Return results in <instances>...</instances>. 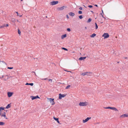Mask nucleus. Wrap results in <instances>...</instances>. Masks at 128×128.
<instances>
[{
    "instance_id": "f257e3e1",
    "label": "nucleus",
    "mask_w": 128,
    "mask_h": 128,
    "mask_svg": "<svg viewBox=\"0 0 128 128\" xmlns=\"http://www.w3.org/2000/svg\"><path fill=\"white\" fill-rule=\"evenodd\" d=\"M88 104V103L86 102H80L79 104V105L81 106H86Z\"/></svg>"
},
{
    "instance_id": "f03ea898",
    "label": "nucleus",
    "mask_w": 128,
    "mask_h": 128,
    "mask_svg": "<svg viewBox=\"0 0 128 128\" xmlns=\"http://www.w3.org/2000/svg\"><path fill=\"white\" fill-rule=\"evenodd\" d=\"M48 100L50 102V103L52 105L54 104L55 103L54 102V98H48Z\"/></svg>"
},
{
    "instance_id": "7ed1b4c3",
    "label": "nucleus",
    "mask_w": 128,
    "mask_h": 128,
    "mask_svg": "<svg viewBox=\"0 0 128 128\" xmlns=\"http://www.w3.org/2000/svg\"><path fill=\"white\" fill-rule=\"evenodd\" d=\"M102 37H104V38H106L109 37V35L108 33H104L102 35Z\"/></svg>"
},
{
    "instance_id": "20e7f679",
    "label": "nucleus",
    "mask_w": 128,
    "mask_h": 128,
    "mask_svg": "<svg viewBox=\"0 0 128 128\" xmlns=\"http://www.w3.org/2000/svg\"><path fill=\"white\" fill-rule=\"evenodd\" d=\"M66 6H63L60 7L58 8L57 10H63L65 8H66Z\"/></svg>"
},
{
    "instance_id": "39448f33",
    "label": "nucleus",
    "mask_w": 128,
    "mask_h": 128,
    "mask_svg": "<svg viewBox=\"0 0 128 128\" xmlns=\"http://www.w3.org/2000/svg\"><path fill=\"white\" fill-rule=\"evenodd\" d=\"M92 74L91 72H84L83 73L81 74V75L83 76H84L86 75H89V74Z\"/></svg>"
},
{
    "instance_id": "423d86ee",
    "label": "nucleus",
    "mask_w": 128,
    "mask_h": 128,
    "mask_svg": "<svg viewBox=\"0 0 128 128\" xmlns=\"http://www.w3.org/2000/svg\"><path fill=\"white\" fill-rule=\"evenodd\" d=\"M58 2V1H53L50 2V4L51 5H54L57 4Z\"/></svg>"
},
{
    "instance_id": "0eeeda50",
    "label": "nucleus",
    "mask_w": 128,
    "mask_h": 128,
    "mask_svg": "<svg viewBox=\"0 0 128 128\" xmlns=\"http://www.w3.org/2000/svg\"><path fill=\"white\" fill-rule=\"evenodd\" d=\"M58 98L60 99H61L62 98H64L66 96V95L64 94H59Z\"/></svg>"
},
{
    "instance_id": "6e6552de",
    "label": "nucleus",
    "mask_w": 128,
    "mask_h": 128,
    "mask_svg": "<svg viewBox=\"0 0 128 128\" xmlns=\"http://www.w3.org/2000/svg\"><path fill=\"white\" fill-rule=\"evenodd\" d=\"M30 98H32V100H33L34 99H36L37 98H40L38 96H31Z\"/></svg>"
},
{
    "instance_id": "1a4fd4ad",
    "label": "nucleus",
    "mask_w": 128,
    "mask_h": 128,
    "mask_svg": "<svg viewBox=\"0 0 128 128\" xmlns=\"http://www.w3.org/2000/svg\"><path fill=\"white\" fill-rule=\"evenodd\" d=\"M91 118L88 117L85 120H82L83 122L84 123H85V122H87L90 119H91Z\"/></svg>"
},
{
    "instance_id": "9d476101",
    "label": "nucleus",
    "mask_w": 128,
    "mask_h": 128,
    "mask_svg": "<svg viewBox=\"0 0 128 128\" xmlns=\"http://www.w3.org/2000/svg\"><path fill=\"white\" fill-rule=\"evenodd\" d=\"M8 96V97H10L12 96L13 94V93L11 92H8L7 93Z\"/></svg>"
},
{
    "instance_id": "9b49d317",
    "label": "nucleus",
    "mask_w": 128,
    "mask_h": 128,
    "mask_svg": "<svg viewBox=\"0 0 128 128\" xmlns=\"http://www.w3.org/2000/svg\"><path fill=\"white\" fill-rule=\"evenodd\" d=\"M0 115H1V116L2 117V116H4V117H5V118L6 119H7V118H6V113L5 112H4V114H0Z\"/></svg>"
},
{
    "instance_id": "f8f14e48",
    "label": "nucleus",
    "mask_w": 128,
    "mask_h": 128,
    "mask_svg": "<svg viewBox=\"0 0 128 128\" xmlns=\"http://www.w3.org/2000/svg\"><path fill=\"white\" fill-rule=\"evenodd\" d=\"M86 57H80L79 58V60H84L86 58Z\"/></svg>"
},
{
    "instance_id": "ddd939ff",
    "label": "nucleus",
    "mask_w": 128,
    "mask_h": 128,
    "mask_svg": "<svg viewBox=\"0 0 128 128\" xmlns=\"http://www.w3.org/2000/svg\"><path fill=\"white\" fill-rule=\"evenodd\" d=\"M69 14L70 16H74L75 15L74 14V13L72 12H70L69 13Z\"/></svg>"
},
{
    "instance_id": "4468645a",
    "label": "nucleus",
    "mask_w": 128,
    "mask_h": 128,
    "mask_svg": "<svg viewBox=\"0 0 128 128\" xmlns=\"http://www.w3.org/2000/svg\"><path fill=\"white\" fill-rule=\"evenodd\" d=\"M67 35L66 34L62 35L61 36V38L62 39H63L64 38L66 37Z\"/></svg>"
},
{
    "instance_id": "2eb2a0df",
    "label": "nucleus",
    "mask_w": 128,
    "mask_h": 128,
    "mask_svg": "<svg viewBox=\"0 0 128 128\" xmlns=\"http://www.w3.org/2000/svg\"><path fill=\"white\" fill-rule=\"evenodd\" d=\"M4 77L5 78L4 79V80H7L9 78L8 77L7 75L5 76Z\"/></svg>"
},
{
    "instance_id": "dca6fc26",
    "label": "nucleus",
    "mask_w": 128,
    "mask_h": 128,
    "mask_svg": "<svg viewBox=\"0 0 128 128\" xmlns=\"http://www.w3.org/2000/svg\"><path fill=\"white\" fill-rule=\"evenodd\" d=\"M26 85H30L31 86H33L34 85V84L33 83H27L26 84Z\"/></svg>"
},
{
    "instance_id": "f3484780",
    "label": "nucleus",
    "mask_w": 128,
    "mask_h": 128,
    "mask_svg": "<svg viewBox=\"0 0 128 128\" xmlns=\"http://www.w3.org/2000/svg\"><path fill=\"white\" fill-rule=\"evenodd\" d=\"M16 19H15L14 18H12L11 19V20L13 22H16Z\"/></svg>"
},
{
    "instance_id": "a211bd4d",
    "label": "nucleus",
    "mask_w": 128,
    "mask_h": 128,
    "mask_svg": "<svg viewBox=\"0 0 128 128\" xmlns=\"http://www.w3.org/2000/svg\"><path fill=\"white\" fill-rule=\"evenodd\" d=\"M96 34H92L90 36L91 38H92L94 37L95 36H96Z\"/></svg>"
},
{
    "instance_id": "6ab92c4d",
    "label": "nucleus",
    "mask_w": 128,
    "mask_h": 128,
    "mask_svg": "<svg viewBox=\"0 0 128 128\" xmlns=\"http://www.w3.org/2000/svg\"><path fill=\"white\" fill-rule=\"evenodd\" d=\"M112 110H114L116 111L117 112H118V110L115 107H113L112 109Z\"/></svg>"
},
{
    "instance_id": "aec40b11",
    "label": "nucleus",
    "mask_w": 128,
    "mask_h": 128,
    "mask_svg": "<svg viewBox=\"0 0 128 128\" xmlns=\"http://www.w3.org/2000/svg\"><path fill=\"white\" fill-rule=\"evenodd\" d=\"M125 117V114H124L120 116V118H124Z\"/></svg>"
},
{
    "instance_id": "412c9836",
    "label": "nucleus",
    "mask_w": 128,
    "mask_h": 128,
    "mask_svg": "<svg viewBox=\"0 0 128 128\" xmlns=\"http://www.w3.org/2000/svg\"><path fill=\"white\" fill-rule=\"evenodd\" d=\"M113 108V107H107L105 108H104L105 109H110L112 110Z\"/></svg>"
},
{
    "instance_id": "4be33fe9",
    "label": "nucleus",
    "mask_w": 128,
    "mask_h": 128,
    "mask_svg": "<svg viewBox=\"0 0 128 128\" xmlns=\"http://www.w3.org/2000/svg\"><path fill=\"white\" fill-rule=\"evenodd\" d=\"M10 104H8V105L6 107V108H10Z\"/></svg>"
},
{
    "instance_id": "5701e85b",
    "label": "nucleus",
    "mask_w": 128,
    "mask_h": 128,
    "mask_svg": "<svg viewBox=\"0 0 128 128\" xmlns=\"http://www.w3.org/2000/svg\"><path fill=\"white\" fill-rule=\"evenodd\" d=\"M4 124V123L2 122H0V125H3Z\"/></svg>"
},
{
    "instance_id": "b1692460",
    "label": "nucleus",
    "mask_w": 128,
    "mask_h": 128,
    "mask_svg": "<svg viewBox=\"0 0 128 128\" xmlns=\"http://www.w3.org/2000/svg\"><path fill=\"white\" fill-rule=\"evenodd\" d=\"M92 20V19L90 18H89L88 20L87 21L88 22H90Z\"/></svg>"
},
{
    "instance_id": "393cba45",
    "label": "nucleus",
    "mask_w": 128,
    "mask_h": 128,
    "mask_svg": "<svg viewBox=\"0 0 128 128\" xmlns=\"http://www.w3.org/2000/svg\"><path fill=\"white\" fill-rule=\"evenodd\" d=\"M5 26V25L4 24H3L2 26H0V28H4Z\"/></svg>"
},
{
    "instance_id": "a878e982",
    "label": "nucleus",
    "mask_w": 128,
    "mask_h": 128,
    "mask_svg": "<svg viewBox=\"0 0 128 128\" xmlns=\"http://www.w3.org/2000/svg\"><path fill=\"white\" fill-rule=\"evenodd\" d=\"M53 118L54 120H55L56 121H57L58 120V118H56L54 117Z\"/></svg>"
},
{
    "instance_id": "bb28decb",
    "label": "nucleus",
    "mask_w": 128,
    "mask_h": 128,
    "mask_svg": "<svg viewBox=\"0 0 128 128\" xmlns=\"http://www.w3.org/2000/svg\"><path fill=\"white\" fill-rule=\"evenodd\" d=\"M95 24L96 26L95 29H97L98 28V26H97V24L96 23H95Z\"/></svg>"
},
{
    "instance_id": "cd10ccee",
    "label": "nucleus",
    "mask_w": 128,
    "mask_h": 128,
    "mask_svg": "<svg viewBox=\"0 0 128 128\" xmlns=\"http://www.w3.org/2000/svg\"><path fill=\"white\" fill-rule=\"evenodd\" d=\"M16 13L17 14V16H19L20 17H21L22 16V15H19V14H18V12H16Z\"/></svg>"
},
{
    "instance_id": "c85d7f7f",
    "label": "nucleus",
    "mask_w": 128,
    "mask_h": 128,
    "mask_svg": "<svg viewBox=\"0 0 128 128\" xmlns=\"http://www.w3.org/2000/svg\"><path fill=\"white\" fill-rule=\"evenodd\" d=\"M70 85H68V86H67L66 88V89H67L69 88L70 87Z\"/></svg>"
},
{
    "instance_id": "c756f323",
    "label": "nucleus",
    "mask_w": 128,
    "mask_h": 128,
    "mask_svg": "<svg viewBox=\"0 0 128 128\" xmlns=\"http://www.w3.org/2000/svg\"><path fill=\"white\" fill-rule=\"evenodd\" d=\"M4 110V108H2V107H0V112L2 110Z\"/></svg>"
},
{
    "instance_id": "7c9ffc66",
    "label": "nucleus",
    "mask_w": 128,
    "mask_h": 128,
    "mask_svg": "<svg viewBox=\"0 0 128 128\" xmlns=\"http://www.w3.org/2000/svg\"><path fill=\"white\" fill-rule=\"evenodd\" d=\"M62 48L65 50L67 51L68 50L66 48Z\"/></svg>"
},
{
    "instance_id": "2f4dec72",
    "label": "nucleus",
    "mask_w": 128,
    "mask_h": 128,
    "mask_svg": "<svg viewBox=\"0 0 128 128\" xmlns=\"http://www.w3.org/2000/svg\"><path fill=\"white\" fill-rule=\"evenodd\" d=\"M125 117H128V114H124Z\"/></svg>"
},
{
    "instance_id": "473e14b6",
    "label": "nucleus",
    "mask_w": 128,
    "mask_h": 128,
    "mask_svg": "<svg viewBox=\"0 0 128 128\" xmlns=\"http://www.w3.org/2000/svg\"><path fill=\"white\" fill-rule=\"evenodd\" d=\"M18 34H20L21 33V32H20V30L19 29H18Z\"/></svg>"
},
{
    "instance_id": "72a5a7b5",
    "label": "nucleus",
    "mask_w": 128,
    "mask_h": 128,
    "mask_svg": "<svg viewBox=\"0 0 128 128\" xmlns=\"http://www.w3.org/2000/svg\"><path fill=\"white\" fill-rule=\"evenodd\" d=\"M13 68L12 67H8V69H13Z\"/></svg>"
},
{
    "instance_id": "f704fd0d",
    "label": "nucleus",
    "mask_w": 128,
    "mask_h": 128,
    "mask_svg": "<svg viewBox=\"0 0 128 128\" xmlns=\"http://www.w3.org/2000/svg\"><path fill=\"white\" fill-rule=\"evenodd\" d=\"M79 18L80 19H81L83 17H82V16L81 15V16H79Z\"/></svg>"
},
{
    "instance_id": "c9c22d12",
    "label": "nucleus",
    "mask_w": 128,
    "mask_h": 128,
    "mask_svg": "<svg viewBox=\"0 0 128 128\" xmlns=\"http://www.w3.org/2000/svg\"><path fill=\"white\" fill-rule=\"evenodd\" d=\"M78 13L80 14H81L82 13V11L80 10L78 12Z\"/></svg>"
},
{
    "instance_id": "e433bc0d",
    "label": "nucleus",
    "mask_w": 128,
    "mask_h": 128,
    "mask_svg": "<svg viewBox=\"0 0 128 128\" xmlns=\"http://www.w3.org/2000/svg\"><path fill=\"white\" fill-rule=\"evenodd\" d=\"M67 30L69 32H70V28H68L67 29Z\"/></svg>"
},
{
    "instance_id": "4c0bfd02",
    "label": "nucleus",
    "mask_w": 128,
    "mask_h": 128,
    "mask_svg": "<svg viewBox=\"0 0 128 128\" xmlns=\"http://www.w3.org/2000/svg\"><path fill=\"white\" fill-rule=\"evenodd\" d=\"M88 6L90 8H92V6L91 5Z\"/></svg>"
},
{
    "instance_id": "58836bf2",
    "label": "nucleus",
    "mask_w": 128,
    "mask_h": 128,
    "mask_svg": "<svg viewBox=\"0 0 128 128\" xmlns=\"http://www.w3.org/2000/svg\"><path fill=\"white\" fill-rule=\"evenodd\" d=\"M48 81H51V82H52V79H48Z\"/></svg>"
},
{
    "instance_id": "ea45409f",
    "label": "nucleus",
    "mask_w": 128,
    "mask_h": 128,
    "mask_svg": "<svg viewBox=\"0 0 128 128\" xmlns=\"http://www.w3.org/2000/svg\"><path fill=\"white\" fill-rule=\"evenodd\" d=\"M48 79L47 78H44V79H42V80H48Z\"/></svg>"
},
{
    "instance_id": "a19ab883",
    "label": "nucleus",
    "mask_w": 128,
    "mask_h": 128,
    "mask_svg": "<svg viewBox=\"0 0 128 128\" xmlns=\"http://www.w3.org/2000/svg\"><path fill=\"white\" fill-rule=\"evenodd\" d=\"M79 9L80 10H82V7H80L79 8Z\"/></svg>"
},
{
    "instance_id": "79ce46f5",
    "label": "nucleus",
    "mask_w": 128,
    "mask_h": 128,
    "mask_svg": "<svg viewBox=\"0 0 128 128\" xmlns=\"http://www.w3.org/2000/svg\"><path fill=\"white\" fill-rule=\"evenodd\" d=\"M66 16L67 18H69L68 16V15H66Z\"/></svg>"
},
{
    "instance_id": "37998d69",
    "label": "nucleus",
    "mask_w": 128,
    "mask_h": 128,
    "mask_svg": "<svg viewBox=\"0 0 128 128\" xmlns=\"http://www.w3.org/2000/svg\"><path fill=\"white\" fill-rule=\"evenodd\" d=\"M8 24H6V26L5 25V26L6 27H8Z\"/></svg>"
},
{
    "instance_id": "c03bdc74",
    "label": "nucleus",
    "mask_w": 128,
    "mask_h": 128,
    "mask_svg": "<svg viewBox=\"0 0 128 128\" xmlns=\"http://www.w3.org/2000/svg\"><path fill=\"white\" fill-rule=\"evenodd\" d=\"M58 122V123L60 124V122H59V120H58L57 121Z\"/></svg>"
},
{
    "instance_id": "a18cd8bd",
    "label": "nucleus",
    "mask_w": 128,
    "mask_h": 128,
    "mask_svg": "<svg viewBox=\"0 0 128 128\" xmlns=\"http://www.w3.org/2000/svg\"><path fill=\"white\" fill-rule=\"evenodd\" d=\"M102 16L103 18H105L104 17V16H103V15H102Z\"/></svg>"
},
{
    "instance_id": "49530a36",
    "label": "nucleus",
    "mask_w": 128,
    "mask_h": 128,
    "mask_svg": "<svg viewBox=\"0 0 128 128\" xmlns=\"http://www.w3.org/2000/svg\"><path fill=\"white\" fill-rule=\"evenodd\" d=\"M4 77V76H2V77H0V78H3Z\"/></svg>"
},
{
    "instance_id": "de8ad7c7",
    "label": "nucleus",
    "mask_w": 128,
    "mask_h": 128,
    "mask_svg": "<svg viewBox=\"0 0 128 128\" xmlns=\"http://www.w3.org/2000/svg\"><path fill=\"white\" fill-rule=\"evenodd\" d=\"M102 13H103V14H104V12H103V10H102Z\"/></svg>"
},
{
    "instance_id": "09e8293b",
    "label": "nucleus",
    "mask_w": 128,
    "mask_h": 128,
    "mask_svg": "<svg viewBox=\"0 0 128 128\" xmlns=\"http://www.w3.org/2000/svg\"><path fill=\"white\" fill-rule=\"evenodd\" d=\"M96 6V7H98V5H96V4L95 5Z\"/></svg>"
},
{
    "instance_id": "8fccbe9b",
    "label": "nucleus",
    "mask_w": 128,
    "mask_h": 128,
    "mask_svg": "<svg viewBox=\"0 0 128 128\" xmlns=\"http://www.w3.org/2000/svg\"><path fill=\"white\" fill-rule=\"evenodd\" d=\"M34 72V73H35V76H36V73H35V72Z\"/></svg>"
},
{
    "instance_id": "3c124183",
    "label": "nucleus",
    "mask_w": 128,
    "mask_h": 128,
    "mask_svg": "<svg viewBox=\"0 0 128 128\" xmlns=\"http://www.w3.org/2000/svg\"><path fill=\"white\" fill-rule=\"evenodd\" d=\"M91 12L92 13H93V12L92 11H91Z\"/></svg>"
},
{
    "instance_id": "603ef678",
    "label": "nucleus",
    "mask_w": 128,
    "mask_h": 128,
    "mask_svg": "<svg viewBox=\"0 0 128 128\" xmlns=\"http://www.w3.org/2000/svg\"><path fill=\"white\" fill-rule=\"evenodd\" d=\"M16 20L17 22H19L18 20Z\"/></svg>"
},
{
    "instance_id": "864d4df0",
    "label": "nucleus",
    "mask_w": 128,
    "mask_h": 128,
    "mask_svg": "<svg viewBox=\"0 0 128 128\" xmlns=\"http://www.w3.org/2000/svg\"><path fill=\"white\" fill-rule=\"evenodd\" d=\"M85 28H86V27Z\"/></svg>"
},
{
    "instance_id": "5fc2aeb1",
    "label": "nucleus",
    "mask_w": 128,
    "mask_h": 128,
    "mask_svg": "<svg viewBox=\"0 0 128 128\" xmlns=\"http://www.w3.org/2000/svg\"><path fill=\"white\" fill-rule=\"evenodd\" d=\"M21 0V1H22V0Z\"/></svg>"
},
{
    "instance_id": "6e6d98bb",
    "label": "nucleus",
    "mask_w": 128,
    "mask_h": 128,
    "mask_svg": "<svg viewBox=\"0 0 128 128\" xmlns=\"http://www.w3.org/2000/svg\"><path fill=\"white\" fill-rule=\"evenodd\" d=\"M101 15H102V14L101 13Z\"/></svg>"
},
{
    "instance_id": "4d7b16f0",
    "label": "nucleus",
    "mask_w": 128,
    "mask_h": 128,
    "mask_svg": "<svg viewBox=\"0 0 128 128\" xmlns=\"http://www.w3.org/2000/svg\"><path fill=\"white\" fill-rule=\"evenodd\" d=\"M73 53H74V52H72Z\"/></svg>"
},
{
    "instance_id": "13d9d810",
    "label": "nucleus",
    "mask_w": 128,
    "mask_h": 128,
    "mask_svg": "<svg viewBox=\"0 0 128 128\" xmlns=\"http://www.w3.org/2000/svg\"><path fill=\"white\" fill-rule=\"evenodd\" d=\"M103 23V22H101V23Z\"/></svg>"
},
{
    "instance_id": "bf43d9fd",
    "label": "nucleus",
    "mask_w": 128,
    "mask_h": 128,
    "mask_svg": "<svg viewBox=\"0 0 128 128\" xmlns=\"http://www.w3.org/2000/svg\"><path fill=\"white\" fill-rule=\"evenodd\" d=\"M0 62H1V61H0Z\"/></svg>"
}]
</instances>
